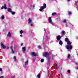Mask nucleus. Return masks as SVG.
<instances>
[{"mask_svg":"<svg viewBox=\"0 0 78 78\" xmlns=\"http://www.w3.org/2000/svg\"><path fill=\"white\" fill-rule=\"evenodd\" d=\"M47 7V5L46 4H44V6H41V7L40 9H39L40 11H42V10L46 8V7Z\"/></svg>","mask_w":78,"mask_h":78,"instance_id":"nucleus-1","label":"nucleus"},{"mask_svg":"<svg viewBox=\"0 0 78 78\" xmlns=\"http://www.w3.org/2000/svg\"><path fill=\"white\" fill-rule=\"evenodd\" d=\"M1 47L4 48V49H5L6 48V45H4V44L2 43H1Z\"/></svg>","mask_w":78,"mask_h":78,"instance_id":"nucleus-2","label":"nucleus"},{"mask_svg":"<svg viewBox=\"0 0 78 78\" xmlns=\"http://www.w3.org/2000/svg\"><path fill=\"white\" fill-rule=\"evenodd\" d=\"M66 48L67 50H71L72 48V46L71 45H67Z\"/></svg>","mask_w":78,"mask_h":78,"instance_id":"nucleus-3","label":"nucleus"},{"mask_svg":"<svg viewBox=\"0 0 78 78\" xmlns=\"http://www.w3.org/2000/svg\"><path fill=\"white\" fill-rule=\"evenodd\" d=\"M50 55L49 53L46 52L45 53H44L43 55L44 57H47V56H48Z\"/></svg>","mask_w":78,"mask_h":78,"instance_id":"nucleus-4","label":"nucleus"},{"mask_svg":"<svg viewBox=\"0 0 78 78\" xmlns=\"http://www.w3.org/2000/svg\"><path fill=\"white\" fill-rule=\"evenodd\" d=\"M49 19V23H50L51 24H53V23H52V21L51 20V17H49L48 18Z\"/></svg>","mask_w":78,"mask_h":78,"instance_id":"nucleus-5","label":"nucleus"},{"mask_svg":"<svg viewBox=\"0 0 78 78\" xmlns=\"http://www.w3.org/2000/svg\"><path fill=\"white\" fill-rule=\"evenodd\" d=\"M31 55L32 56H36L37 55L36 53L35 52H32L31 53Z\"/></svg>","mask_w":78,"mask_h":78,"instance_id":"nucleus-6","label":"nucleus"},{"mask_svg":"<svg viewBox=\"0 0 78 78\" xmlns=\"http://www.w3.org/2000/svg\"><path fill=\"white\" fill-rule=\"evenodd\" d=\"M6 4H4V6H2V8H1V9H3V8H4L5 9H6L7 8L6 7Z\"/></svg>","mask_w":78,"mask_h":78,"instance_id":"nucleus-7","label":"nucleus"},{"mask_svg":"<svg viewBox=\"0 0 78 78\" xmlns=\"http://www.w3.org/2000/svg\"><path fill=\"white\" fill-rule=\"evenodd\" d=\"M11 32H9L8 33L7 36H8V37H11Z\"/></svg>","mask_w":78,"mask_h":78,"instance_id":"nucleus-8","label":"nucleus"},{"mask_svg":"<svg viewBox=\"0 0 78 78\" xmlns=\"http://www.w3.org/2000/svg\"><path fill=\"white\" fill-rule=\"evenodd\" d=\"M32 22V20H31L30 19H29L28 20V23H31V22Z\"/></svg>","mask_w":78,"mask_h":78,"instance_id":"nucleus-9","label":"nucleus"},{"mask_svg":"<svg viewBox=\"0 0 78 78\" xmlns=\"http://www.w3.org/2000/svg\"><path fill=\"white\" fill-rule=\"evenodd\" d=\"M57 37V40L58 41H59V40H60L61 39V37H60V36H58Z\"/></svg>","mask_w":78,"mask_h":78,"instance_id":"nucleus-10","label":"nucleus"},{"mask_svg":"<svg viewBox=\"0 0 78 78\" xmlns=\"http://www.w3.org/2000/svg\"><path fill=\"white\" fill-rule=\"evenodd\" d=\"M8 12H12L11 9L10 8H8Z\"/></svg>","mask_w":78,"mask_h":78,"instance_id":"nucleus-11","label":"nucleus"},{"mask_svg":"<svg viewBox=\"0 0 78 78\" xmlns=\"http://www.w3.org/2000/svg\"><path fill=\"white\" fill-rule=\"evenodd\" d=\"M20 33L22 34H23V31L22 30H21L20 31Z\"/></svg>","mask_w":78,"mask_h":78,"instance_id":"nucleus-12","label":"nucleus"},{"mask_svg":"<svg viewBox=\"0 0 78 78\" xmlns=\"http://www.w3.org/2000/svg\"><path fill=\"white\" fill-rule=\"evenodd\" d=\"M26 50L25 47H23L22 48V51H25Z\"/></svg>","mask_w":78,"mask_h":78,"instance_id":"nucleus-13","label":"nucleus"},{"mask_svg":"<svg viewBox=\"0 0 78 78\" xmlns=\"http://www.w3.org/2000/svg\"><path fill=\"white\" fill-rule=\"evenodd\" d=\"M28 61H27L25 62L24 64L25 65H28Z\"/></svg>","mask_w":78,"mask_h":78,"instance_id":"nucleus-14","label":"nucleus"},{"mask_svg":"<svg viewBox=\"0 0 78 78\" xmlns=\"http://www.w3.org/2000/svg\"><path fill=\"white\" fill-rule=\"evenodd\" d=\"M59 44L60 45H62V41H59Z\"/></svg>","mask_w":78,"mask_h":78,"instance_id":"nucleus-15","label":"nucleus"},{"mask_svg":"<svg viewBox=\"0 0 78 78\" xmlns=\"http://www.w3.org/2000/svg\"><path fill=\"white\" fill-rule=\"evenodd\" d=\"M37 78H40L41 77V74H38V75H37Z\"/></svg>","mask_w":78,"mask_h":78,"instance_id":"nucleus-16","label":"nucleus"},{"mask_svg":"<svg viewBox=\"0 0 78 78\" xmlns=\"http://www.w3.org/2000/svg\"><path fill=\"white\" fill-rule=\"evenodd\" d=\"M67 44L68 45H70L71 44V43H70V41H68L67 42Z\"/></svg>","mask_w":78,"mask_h":78,"instance_id":"nucleus-17","label":"nucleus"},{"mask_svg":"<svg viewBox=\"0 0 78 78\" xmlns=\"http://www.w3.org/2000/svg\"><path fill=\"white\" fill-rule=\"evenodd\" d=\"M65 41L66 42H68V41H69V39L67 38H65Z\"/></svg>","mask_w":78,"mask_h":78,"instance_id":"nucleus-18","label":"nucleus"},{"mask_svg":"<svg viewBox=\"0 0 78 78\" xmlns=\"http://www.w3.org/2000/svg\"><path fill=\"white\" fill-rule=\"evenodd\" d=\"M1 19L3 20L5 19V16L3 15H2L1 16Z\"/></svg>","mask_w":78,"mask_h":78,"instance_id":"nucleus-19","label":"nucleus"},{"mask_svg":"<svg viewBox=\"0 0 78 78\" xmlns=\"http://www.w3.org/2000/svg\"><path fill=\"white\" fill-rule=\"evenodd\" d=\"M62 33L63 35H64V34H65V31H62Z\"/></svg>","mask_w":78,"mask_h":78,"instance_id":"nucleus-20","label":"nucleus"},{"mask_svg":"<svg viewBox=\"0 0 78 78\" xmlns=\"http://www.w3.org/2000/svg\"><path fill=\"white\" fill-rule=\"evenodd\" d=\"M44 61V59H41V62H43Z\"/></svg>","mask_w":78,"mask_h":78,"instance_id":"nucleus-21","label":"nucleus"},{"mask_svg":"<svg viewBox=\"0 0 78 78\" xmlns=\"http://www.w3.org/2000/svg\"><path fill=\"white\" fill-rule=\"evenodd\" d=\"M70 56V54H69L68 55V57H67L68 58H69Z\"/></svg>","mask_w":78,"mask_h":78,"instance_id":"nucleus-22","label":"nucleus"},{"mask_svg":"<svg viewBox=\"0 0 78 78\" xmlns=\"http://www.w3.org/2000/svg\"><path fill=\"white\" fill-rule=\"evenodd\" d=\"M12 12V14H13V15H14V14H15V12Z\"/></svg>","mask_w":78,"mask_h":78,"instance_id":"nucleus-23","label":"nucleus"},{"mask_svg":"<svg viewBox=\"0 0 78 78\" xmlns=\"http://www.w3.org/2000/svg\"><path fill=\"white\" fill-rule=\"evenodd\" d=\"M14 61H16V57L14 56Z\"/></svg>","mask_w":78,"mask_h":78,"instance_id":"nucleus-24","label":"nucleus"},{"mask_svg":"<svg viewBox=\"0 0 78 78\" xmlns=\"http://www.w3.org/2000/svg\"><path fill=\"white\" fill-rule=\"evenodd\" d=\"M56 14V13H52V16H55V15Z\"/></svg>","mask_w":78,"mask_h":78,"instance_id":"nucleus-25","label":"nucleus"},{"mask_svg":"<svg viewBox=\"0 0 78 78\" xmlns=\"http://www.w3.org/2000/svg\"><path fill=\"white\" fill-rule=\"evenodd\" d=\"M66 22H67V20H63V22L64 23H66Z\"/></svg>","mask_w":78,"mask_h":78,"instance_id":"nucleus-26","label":"nucleus"},{"mask_svg":"<svg viewBox=\"0 0 78 78\" xmlns=\"http://www.w3.org/2000/svg\"><path fill=\"white\" fill-rule=\"evenodd\" d=\"M68 14H69V15L72 14V12H68Z\"/></svg>","mask_w":78,"mask_h":78,"instance_id":"nucleus-27","label":"nucleus"},{"mask_svg":"<svg viewBox=\"0 0 78 78\" xmlns=\"http://www.w3.org/2000/svg\"><path fill=\"white\" fill-rule=\"evenodd\" d=\"M12 53H15V52H14V51L13 49H12Z\"/></svg>","mask_w":78,"mask_h":78,"instance_id":"nucleus-28","label":"nucleus"},{"mask_svg":"<svg viewBox=\"0 0 78 78\" xmlns=\"http://www.w3.org/2000/svg\"><path fill=\"white\" fill-rule=\"evenodd\" d=\"M30 25L31 27L33 26V23L30 24Z\"/></svg>","mask_w":78,"mask_h":78,"instance_id":"nucleus-29","label":"nucleus"},{"mask_svg":"<svg viewBox=\"0 0 78 78\" xmlns=\"http://www.w3.org/2000/svg\"><path fill=\"white\" fill-rule=\"evenodd\" d=\"M0 71H2V68H0Z\"/></svg>","mask_w":78,"mask_h":78,"instance_id":"nucleus-30","label":"nucleus"},{"mask_svg":"<svg viewBox=\"0 0 78 78\" xmlns=\"http://www.w3.org/2000/svg\"><path fill=\"white\" fill-rule=\"evenodd\" d=\"M68 73H70V70H68Z\"/></svg>","mask_w":78,"mask_h":78,"instance_id":"nucleus-31","label":"nucleus"},{"mask_svg":"<svg viewBox=\"0 0 78 78\" xmlns=\"http://www.w3.org/2000/svg\"><path fill=\"white\" fill-rule=\"evenodd\" d=\"M0 78H4V77L3 76H1L0 77Z\"/></svg>","mask_w":78,"mask_h":78,"instance_id":"nucleus-32","label":"nucleus"},{"mask_svg":"<svg viewBox=\"0 0 78 78\" xmlns=\"http://www.w3.org/2000/svg\"><path fill=\"white\" fill-rule=\"evenodd\" d=\"M20 37H23V36H22V35L21 34L20 35Z\"/></svg>","mask_w":78,"mask_h":78,"instance_id":"nucleus-33","label":"nucleus"},{"mask_svg":"<svg viewBox=\"0 0 78 78\" xmlns=\"http://www.w3.org/2000/svg\"><path fill=\"white\" fill-rule=\"evenodd\" d=\"M38 48H40V49L41 48V46H38Z\"/></svg>","mask_w":78,"mask_h":78,"instance_id":"nucleus-34","label":"nucleus"},{"mask_svg":"<svg viewBox=\"0 0 78 78\" xmlns=\"http://www.w3.org/2000/svg\"><path fill=\"white\" fill-rule=\"evenodd\" d=\"M32 7L33 8H34V7H35V6H34V5H33L32 6Z\"/></svg>","mask_w":78,"mask_h":78,"instance_id":"nucleus-35","label":"nucleus"},{"mask_svg":"<svg viewBox=\"0 0 78 78\" xmlns=\"http://www.w3.org/2000/svg\"><path fill=\"white\" fill-rule=\"evenodd\" d=\"M10 6H11L10 5V4H9V7H10Z\"/></svg>","mask_w":78,"mask_h":78,"instance_id":"nucleus-36","label":"nucleus"},{"mask_svg":"<svg viewBox=\"0 0 78 78\" xmlns=\"http://www.w3.org/2000/svg\"><path fill=\"white\" fill-rule=\"evenodd\" d=\"M76 65L78 66V63H76Z\"/></svg>","mask_w":78,"mask_h":78,"instance_id":"nucleus-37","label":"nucleus"},{"mask_svg":"<svg viewBox=\"0 0 78 78\" xmlns=\"http://www.w3.org/2000/svg\"><path fill=\"white\" fill-rule=\"evenodd\" d=\"M21 46L23 45V44H21Z\"/></svg>","mask_w":78,"mask_h":78,"instance_id":"nucleus-38","label":"nucleus"},{"mask_svg":"<svg viewBox=\"0 0 78 78\" xmlns=\"http://www.w3.org/2000/svg\"><path fill=\"white\" fill-rule=\"evenodd\" d=\"M70 0H67V1H68V2H69Z\"/></svg>","mask_w":78,"mask_h":78,"instance_id":"nucleus-39","label":"nucleus"},{"mask_svg":"<svg viewBox=\"0 0 78 78\" xmlns=\"http://www.w3.org/2000/svg\"><path fill=\"white\" fill-rule=\"evenodd\" d=\"M45 29H44V31H45Z\"/></svg>","mask_w":78,"mask_h":78,"instance_id":"nucleus-40","label":"nucleus"},{"mask_svg":"<svg viewBox=\"0 0 78 78\" xmlns=\"http://www.w3.org/2000/svg\"><path fill=\"white\" fill-rule=\"evenodd\" d=\"M48 59H49V58L48 57Z\"/></svg>","mask_w":78,"mask_h":78,"instance_id":"nucleus-41","label":"nucleus"},{"mask_svg":"<svg viewBox=\"0 0 78 78\" xmlns=\"http://www.w3.org/2000/svg\"><path fill=\"white\" fill-rule=\"evenodd\" d=\"M7 48H8V49L9 48V47H8Z\"/></svg>","mask_w":78,"mask_h":78,"instance_id":"nucleus-42","label":"nucleus"},{"mask_svg":"<svg viewBox=\"0 0 78 78\" xmlns=\"http://www.w3.org/2000/svg\"><path fill=\"white\" fill-rule=\"evenodd\" d=\"M78 38H77V39H78Z\"/></svg>","mask_w":78,"mask_h":78,"instance_id":"nucleus-43","label":"nucleus"}]
</instances>
